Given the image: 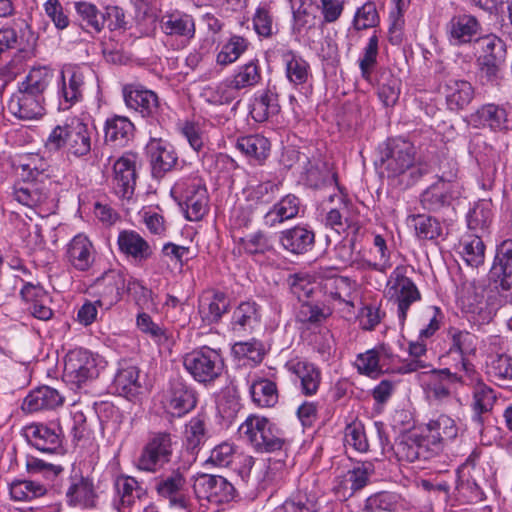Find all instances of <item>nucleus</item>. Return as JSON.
<instances>
[{"label": "nucleus", "instance_id": "nucleus-1", "mask_svg": "<svg viewBox=\"0 0 512 512\" xmlns=\"http://www.w3.org/2000/svg\"><path fill=\"white\" fill-rule=\"evenodd\" d=\"M471 342L472 335L467 332H459L453 335L450 356L454 355L453 360L460 362L459 371L463 372V374L450 372V388L453 387L455 397L461 402L458 389L461 388L462 396L464 400H467L469 396L468 387L476 382L473 392V408L477 416L480 417L481 414L492 410L496 401V395L490 387L478 381L473 365L465 358L467 354L473 351Z\"/></svg>", "mask_w": 512, "mask_h": 512}, {"label": "nucleus", "instance_id": "nucleus-2", "mask_svg": "<svg viewBox=\"0 0 512 512\" xmlns=\"http://www.w3.org/2000/svg\"><path fill=\"white\" fill-rule=\"evenodd\" d=\"M92 133L87 124L72 118L51 131L45 141V148L54 152L66 148L70 154L83 157L91 151Z\"/></svg>", "mask_w": 512, "mask_h": 512}, {"label": "nucleus", "instance_id": "nucleus-3", "mask_svg": "<svg viewBox=\"0 0 512 512\" xmlns=\"http://www.w3.org/2000/svg\"><path fill=\"white\" fill-rule=\"evenodd\" d=\"M238 432L258 452L271 453L279 451L286 444L283 431L265 417L250 415L240 425Z\"/></svg>", "mask_w": 512, "mask_h": 512}, {"label": "nucleus", "instance_id": "nucleus-4", "mask_svg": "<svg viewBox=\"0 0 512 512\" xmlns=\"http://www.w3.org/2000/svg\"><path fill=\"white\" fill-rule=\"evenodd\" d=\"M51 182L37 179L23 178L15 183L11 190V197L18 204L29 208L35 214L45 217L56 209L54 198L49 186Z\"/></svg>", "mask_w": 512, "mask_h": 512}, {"label": "nucleus", "instance_id": "nucleus-5", "mask_svg": "<svg viewBox=\"0 0 512 512\" xmlns=\"http://www.w3.org/2000/svg\"><path fill=\"white\" fill-rule=\"evenodd\" d=\"M183 365L199 383L214 382L222 373L224 361L219 350L202 346L186 353Z\"/></svg>", "mask_w": 512, "mask_h": 512}, {"label": "nucleus", "instance_id": "nucleus-6", "mask_svg": "<svg viewBox=\"0 0 512 512\" xmlns=\"http://www.w3.org/2000/svg\"><path fill=\"white\" fill-rule=\"evenodd\" d=\"M92 74L93 71L88 66L66 65L63 67L57 92L59 110H69L82 101L86 80Z\"/></svg>", "mask_w": 512, "mask_h": 512}, {"label": "nucleus", "instance_id": "nucleus-7", "mask_svg": "<svg viewBox=\"0 0 512 512\" xmlns=\"http://www.w3.org/2000/svg\"><path fill=\"white\" fill-rule=\"evenodd\" d=\"M173 453L172 436L168 432H153L137 459V467L142 471L156 472L169 463Z\"/></svg>", "mask_w": 512, "mask_h": 512}, {"label": "nucleus", "instance_id": "nucleus-8", "mask_svg": "<svg viewBox=\"0 0 512 512\" xmlns=\"http://www.w3.org/2000/svg\"><path fill=\"white\" fill-rule=\"evenodd\" d=\"M387 293L398 305V317L403 324L410 306L421 299V294L414 282L406 276V268L396 267L387 282Z\"/></svg>", "mask_w": 512, "mask_h": 512}, {"label": "nucleus", "instance_id": "nucleus-9", "mask_svg": "<svg viewBox=\"0 0 512 512\" xmlns=\"http://www.w3.org/2000/svg\"><path fill=\"white\" fill-rule=\"evenodd\" d=\"M414 145L403 138L388 139L381 151V166L389 177L405 173L415 162Z\"/></svg>", "mask_w": 512, "mask_h": 512}, {"label": "nucleus", "instance_id": "nucleus-10", "mask_svg": "<svg viewBox=\"0 0 512 512\" xmlns=\"http://www.w3.org/2000/svg\"><path fill=\"white\" fill-rule=\"evenodd\" d=\"M99 375L96 358L87 350L74 349L65 358L64 378L68 383L81 388Z\"/></svg>", "mask_w": 512, "mask_h": 512}, {"label": "nucleus", "instance_id": "nucleus-11", "mask_svg": "<svg viewBox=\"0 0 512 512\" xmlns=\"http://www.w3.org/2000/svg\"><path fill=\"white\" fill-rule=\"evenodd\" d=\"M155 490L160 497L169 502L172 508L183 510L188 508L187 480L184 471L180 468L158 477L155 482Z\"/></svg>", "mask_w": 512, "mask_h": 512}, {"label": "nucleus", "instance_id": "nucleus-12", "mask_svg": "<svg viewBox=\"0 0 512 512\" xmlns=\"http://www.w3.org/2000/svg\"><path fill=\"white\" fill-rule=\"evenodd\" d=\"M332 272L331 269L324 270L319 284L325 301L328 303L327 305H330L333 309L343 304L353 308L354 282L348 277L338 276Z\"/></svg>", "mask_w": 512, "mask_h": 512}, {"label": "nucleus", "instance_id": "nucleus-13", "mask_svg": "<svg viewBox=\"0 0 512 512\" xmlns=\"http://www.w3.org/2000/svg\"><path fill=\"white\" fill-rule=\"evenodd\" d=\"M173 191L181 195L189 221H199L208 212L207 190L199 181L177 183Z\"/></svg>", "mask_w": 512, "mask_h": 512}, {"label": "nucleus", "instance_id": "nucleus-14", "mask_svg": "<svg viewBox=\"0 0 512 512\" xmlns=\"http://www.w3.org/2000/svg\"><path fill=\"white\" fill-rule=\"evenodd\" d=\"M193 489L198 499L222 504L233 499L234 486L222 476L203 474L196 478Z\"/></svg>", "mask_w": 512, "mask_h": 512}, {"label": "nucleus", "instance_id": "nucleus-15", "mask_svg": "<svg viewBox=\"0 0 512 512\" xmlns=\"http://www.w3.org/2000/svg\"><path fill=\"white\" fill-rule=\"evenodd\" d=\"M456 306L474 320L486 321L491 318V311L484 301L483 291H477L475 285L465 280L456 287Z\"/></svg>", "mask_w": 512, "mask_h": 512}, {"label": "nucleus", "instance_id": "nucleus-16", "mask_svg": "<svg viewBox=\"0 0 512 512\" xmlns=\"http://www.w3.org/2000/svg\"><path fill=\"white\" fill-rule=\"evenodd\" d=\"M92 289L98 299L99 307L111 308L120 299L125 289V277L120 270H108L98 277L92 284Z\"/></svg>", "mask_w": 512, "mask_h": 512}, {"label": "nucleus", "instance_id": "nucleus-17", "mask_svg": "<svg viewBox=\"0 0 512 512\" xmlns=\"http://www.w3.org/2000/svg\"><path fill=\"white\" fill-rule=\"evenodd\" d=\"M28 443L44 453H56L62 447V430L58 424L32 423L24 428Z\"/></svg>", "mask_w": 512, "mask_h": 512}, {"label": "nucleus", "instance_id": "nucleus-18", "mask_svg": "<svg viewBox=\"0 0 512 512\" xmlns=\"http://www.w3.org/2000/svg\"><path fill=\"white\" fill-rule=\"evenodd\" d=\"M475 44L480 52V58L487 67V73L495 76L498 67L506 59V45L504 41L494 34H488L476 39Z\"/></svg>", "mask_w": 512, "mask_h": 512}, {"label": "nucleus", "instance_id": "nucleus-19", "mask_svg": "<svg viewBox=\"0 0 512 512\" xmlns=\"http://www.w3.org/2000/svg\"><path fill=\"white\" fill-rule=\"evenodd\" d=\"M124 100L130 109L139 112L143 117L156 118L160 111L158 96L151 90L128 85L123 90Z\"/></svg>", "mask_w": 512, "mask_h": 512}, {"label": "nucleus", "instance_id": "nucleus-20", "mask_svg": "<svg viewBox=\"0 0 512 512\" xmlns=\"http://www.w3.org/2000/svg\"><path fill=\"white\" fill-rule=\"evenodd\" d=\"M149 156L152 174L156 178H162L171 171L177 163V155L174 149L161 139H151L146 146Z\"/></svg>", "mask_w": 512, "mask_h": 512}, {"label": "nucleus", "instance_id": "nucleus-21", "mask_svg": "<svg viewBox=\"0 0 512 512\" xmlns=\"http://www.w3.org/2000/svg\"><path fill=\"white\" fill-rule=\"evenodd\" d=\"M113 187L122 198H130L136 185L135 156L127 154L120 157L113 166Z\"/></svg>", "mask_w": 512, "mask_h": 512}, {"label": "nucleus", "instance_id": "nucleus-22", "mask_svg": "<svg viewBox=\"0 0 512 512\" xmlns=\"http://www.w3.org/2000/svg\"><path fill=\"white\" fill-rule=\"evenodd\" d=\"M485 244L481 237L467 233L454 245L455 254L472 269L484 264Z\"/></svg>", "mask_w": 512, "mask_h": 512}, {"label": "nucleus", "instance_id": "nucleus-23", "mask_svg": "<svg viewBox=\"0 0 512 512\" xmlns=\"http://www.w3.org/2000/svg\"><path fill=\"white\" fill-rule=\"evenodd\" d=\"M43 98L18 90L9 103V111L21 120L38 119L44 114Z\"/></svg>", "mask_w": 512, "mask_h": 512}, {"label": "nucleus", "instance_id": "nucleus-24", "mask_svg": "<svg viewBox=\"0 0 512 512\" xmlns=\"http://www.w3.org/2000/svg\"><path fill=\"white\" fill-rule=\"evenodd\" d=\"M64 398L49 386H42L31 391L24 399L22 409L33 413L41 410L55 409L63 404Z\"/></svg>", "mask_w": 512, "mask_h": 512}, {"label": "nucleus", "instance_id": "nucleus-25", "mask_svg": "<svg viewBox=\"0 0 512 512\" xmlns=\"http://www.w3.org/2000/svg\"><path fill=\"white\" fill-rule=\"evenodd\" d=\"M471 464L466 461L456 471L455 501L460 504L474 503L482 500V492L478 485L470 479Z\"/></svg>", "mask_w": 512, "mask_h": 512}, {"label": "nucleus", "instance_id": "nucleus-26", "mask_svg": "<svg viewBox=\"0 0 512 512\" xmlns=\"http://www.w3.org/2000/svg\"><path fill=\"white\" fill-rule=\"evenodd\" d=\"M67 258L79 271H86L94 261V248L91 241L83 234L76 235L68 244Z\"/></svg>", "mask_w": 512, "mask_h": 512}, {"label": "nucleus", "instance_id": "nucleus-27", "mask_svg": "<svg viewBox=\"0 0 512 512\" xmlns=\"http://www.w3.org/2000/svg\"><path fill=\"white\" fill-rule=\"evenodd\" d=\"M162 32L168 36L181 37L190 40L195 36V22L186 13H172L162 17L160 21Z\"/></svg>", "mask_w": 512, "mask_h": 512}, {"label": "nucleus", "instance_id": "nucleus-28", "mask_svg": "<svg viewBox=\"0 0 512 512\" xmlns=\"http://www.w3.org/2000/svg\"><path fill=\"white\" fill-rule=\"evenodd\" d=\"M314 233L305 227L295 226L281 232L280 243L283 248L293 254H303L314 244Z\"/></svg>", "mask_w": 512, "mask_h": 512}, {"label": "nucleus", "instance_id": "nucleus-29", "mask_svg": "<svg viewBox=\"0 0 512 512\" xmlns=\"http://www.w3.org/2000/svg\"><path fill=\"white\" fill-rule=\"evenodd\" d=\"M290 372L295 374L301 383L302 392L311 396L316 394L321 383V372L318 367L306 361H290L287 364Z\"/></svg>", "mask_w": 512, "mask_h": 512}, {"label": "nucleus", "instance_id": "nucleus-30", "mask_svg": "<svg viewBox=\"0 0 512 512\" xmlns=\"http://www.w3.org/2000/svg\"><path fill=\"white\" fill-rule=\"evenodd\" d=\"M300 208L299 199L292 194L286 195L264 215V225L275 227L297 216Z\"/></svg>", "mask_w": 512, "mask_h": 512}, {"label": "nucleus", "instance_id": "nucleus-31", "mask_svg": "<svg viewBox=\"0 0 512 512\" xmlns=\"http://www.w3.org/2000/svg\"><path fill=\"white\" fill-rule=\"evenodd\" d=\"M134 124L124 116H114L105 124V140L115 146H125L134 136Z\"/></svg>", "mask_w": 512, "mask_h": 512}, {"label": "nucleus", "instance_id": "nucleus-32", "mask_svg": "<svg viewBox=\"0 0 512 512\" xmlns=\"http://www.w3.org/2000/svg\"><path fill=\"white\" fill-rule=\"evenodd\" d=\"M479 30L477 19L471 15L454 17L450 29V47L471 43Z\"/></svg>", "mask_w": 512, "mask_h": 512}, {"label": "nucleus", "instance_id": "nucleus-33", "mask_svg": "<svg viewBox=\"0 0 512 512\" xmlns=\"http://www.w3.org/2000/svg\"><path fill=\"white\" fill-rule=\"evenodd\" d=\"M121 252L142 261L152 255V249L147 241L134 231H122L118 236Z\"/></svg>", "mask_w": 512, "mask_h": 512}, {"label": "nucleus", "instance_id": "nucleus-34", "mask_svg": "<svg viewBox=\"0 0 512 512\" xmlns=\"http://www.w3.org/2000/svg\"><path fill=\"white\" fill-rule=\"evenodd\" d=\"M140 370L136 366H127L119 369L114 384L118 393L129 400L142 393V384L139 380Z\"/></svg>", "mask_w": 512, "mask_h": 512}, {"label": "nucleus", "instance_id": "nucleus-35", "mask_svg": "<svg viewBox=\"0 0 512 512\" xmlns=\"http://www.w3.org/2000/svg\"><path fill=\"white\" fill-rule=\"evenodd\" d=\"M230 300L223 292L217 291L211 297H205L199 306L202 320L208 324L217 323L228 311Z\"/></svg>", "mask_w": 512, "mask_h": 512}, {"label": "nucleus", "instance_id": "nucleus-36", "mask_svg": "<svg viewBox=\"0 0 512 512\" xmlns=\"http://www.w3.org/2000/svg\"><path fill=\"white\" fill-rule=\"evenodd\" d=\"M167 403L172 414L181 416L194 408L196 399L192 390L176 381L171 385Z\"/></svg>", "mask_w": 512, "mask_h": 512}, {"label": "nucleus", "instance_id": "nucleus-37", "mask_svg": "<svg viewBox=\"0 0 512 512\" xmlns=\"http://www.w3.org/2000/svg\"><path fill=\"white\" fill-rule=\"evenodd\" d=\"M279 111L278 95L272 90L266 89L253 100L250 115L256 122L262 123L269 117L278 114Z\"/></svg>", "mask_w": 512, "mask_h": 512}, {"label": "nucleus", "instance_id": "nucleus-38", "mask_svg": "<svg viewBox=\"0 0 512 512\" xmlns=\"http://www.w3.org/2000/svg\"><path fill=\"white\" fill-rule=\"evenodd\" d=\"M262 80V70L258 59H251L238 66L231 80V87L235 90L252 88Z\"/></svg>", "mask_w": 512, "mask_h": 512}, {"label": "nucleus", "instance_id": "nucleus-39", "mask_svg": "<svg viewBox=\"0 0 512 512\" xmlns=\"http://www.w3.org/2000/svg\"><path fill=\"white\" fill-rule=\"evenodd\" d=\"M236 148L261 164L269 155L270 142L262 135H248L237 140Z\"/></svg>", "mask_w": 512, "mask_h": 512}, {"label": "nucleus", "instance_id": "nucleus-40", "mask_svg": "<svg viewBox=\"0 0 512 512\" xmlns=\"http://www.w3.org/2000/svg\"><path fill=\"white\" fill-rule=\"evenodd\" d=\"M476 121L479 125L487 126L492 130H503L507 128L508 114L504 107L495 104L483 105L476 112Z\"/></svg>", "mask_w": 512, "mask_h": 512}, {"label": "nucleus", "instance_id": "nucleus-41", "mask_svg": "<svg viewBox=\"0 0 512 512\" xmlns=\"http://www.w3.org/2000/svg\"><path fill=\"white\" fill-rule=\"evenodd\" d=\"M259 306L252 301L240 303L232 315L234 330L253 329L260 322Z\"/></svg>", "mask_w": 512, "mask_h": 512}, {"label": "nucleus", "instance_id": "nucleus-42", "mask_svg": "<svg viewBox=\"0 0 512 512\" xmlns=\"http://www.w3.org/2000/svg\"><path fill=\"white\" fill-rule=\"evenodd\" d=\"M280 509L282 512H318V497L313 491L298 490L281 505Z\"/></svg>", "mask_w": 512, "mask_h": 512}, {"label": "nucleus", "instance_id": "nucleus-43", "mask_svg": "<svg viewBox=\"0 0 512 512\" xmlns=\"http://www.w3.org/2000/svg\"><path fill=\"white\" fill-rule=\"evenodd\" d=\"M250 393L253 402L259 407H273L278 402L277 386L269 379L253 381Z\"/></svg>", "mask_w": 512, "mask_h": 512}, {"label": "nucleus", "instance_id": "nucleus-44", "mask_svg": "<svg viewBox=\"0 0 512 512\" xmlns=\"http://www.w3.org/2000/svg\"><path fill=\"white\" fill-rule=\"evenodd\" d=\"M70 505L91 506L93 504L94 491L92 483L83 477H74L66 492Z\"/></svg>", "mask_w": 512, "mask_h": 512}, {"label": "nucleus", "instance_id": "nucleus-45", "mask_svg": "<svg viewBox=\"0 0 512 512\" xmlns=\"http://www.w3.org/2000/svg\"><path fill=\"white\" fill-rule=\"evenodd\" d=\"M207 439L206 421L202 416L193 417L185 426L184 443L192 453L196 452Z\"/></svg>", "mask_w": 512, "mask_h": 512}, {"label": "nucleus", "instance_id": "nucleus-46", "mask_svg": "<svg viewBox=\"0 0 512 512\" xmlns=\"http://www.w3.org/2000/svg\"><path fill=\"white\" fill-rule=\"evenodd\" d=\"M286 77L294 85L304 84L310 75L309 64L300 56L289 51L284 55Z\"/></svg>", "mask_w": 512, "mask_h": 512}, {"label": "nucleus", "instance_id": "nucleus-47", "mask_svg": "<svg viewBox=\"0 0 512 512\" xmlns=\"http://www.w3.org/2000/svg\"><path fill=\"white\" fill-rule=\"evenodd\" d=\"M78 17L85 23L86 27L99 33L105 26V15L97 7L86 1L74 3Z\"/></svg>", "mask_w": 512, "mask_h": 512}, {"label": "nucleus", "instance_id": "nucleus-48", "mask_svg": "<svg viewBox=\"0 0 512 512\" xmlns=\"http://www.w3.org/2000/svg\"><path fill=\"white\" fill-rule=\"evenodd\" d=\"M50 81V74L45 68H34L19 85V90L36 97L43 98L42 94Z\"/></svg>", "mask_w": 512, "mask_h": 512}, {"label": "nucleus", "instance_id": "nucleus-49", "mask_svg": "<svg viewBox=\"0 0 512 512\" xmlns=\"http://www.w3.org/2000/svg\"><path fill=\"white\" fill-rule=\"evenodd\" d=\"M486 373L492 381L501 384L512 379L511 358L505 354L494 355L489 358Z\"/></svg>", "mask_w": 512, "mask_h": 512}, {"label": "nucleus", "instance_id": "nucleus-50", "mask_svg": "<svg viewBox=\"0 0 512 512\" xmlns=\"http://www.w3.org/2000/svg\"><path fill=\"white\" fill-rule=\"evenodd\" d=\"M10 495L15 501H30L46 493V488L28 480H15L10 484Z\"/></svg>", "mask_w": 512, "mask_h": 512}, {"label": "nucleus", "instance_id": "nucleus-51", "mask_svg": "<svg viewBox=\"0 0 512 512\" xmlns=\"http://www.w3.org/2000/svg\"><path fill=\"white\" fill-rule=\"evenodd\" d=\"M335 180V174L331 173L329 166L321 161H308L305 168V181L313 188H319L322 185Z\"/></svg>", "mask_w": 512, "mask_h": 512}, {"label": "nucleus", "instance_id": "nucleus-52", "mask_svg": "<svg viewBox=\"0 0 512 512\" xmlns=\"http://www.w3.org/2000/svg\"><path fill=\"white\" fill-rule=\"evenodd\" d=\"M400 94V80L390 72H383L379 79L378 96L386 106H394Z\"/></svg>", "mask_w": 512, "mask_h": 512}, {"label": "nucleus", "instance_id": "nucleus-53", "mask_svg": "<svg viewBox=\"0 0 512 512\" xmlns=\"http://www.w3.org/2000/svg\"><path fill=\"white\" fill-rule=\"evenodd\" d=\"M248 42L240 36H233L223 45L217 54L216 62L219 65L226 66L234 63L247 49Z\"/></svg>", "mask_w": 512, "mask_h": 512}, {"label": "nucleus", "instance_id": "nucleus-54", "mask_svg": "<svg viewBox=\"0 0 512 512\" xmlns=\"http://www.w3.org/2000/svg\"><path fill=\"white\" fill-rule=\"evenodd\" d=\"M490 273L492 275L512 276V240H504L497 247Z\"/></svg>", "mask_w": 512, "mask_h": 512}, {"label": "nucleus", "instance_id": "nucleus-55", "mask_svg": "<svg viewBox=\"0 0 512 512\" xmlns=\"http://www.w3.org/2000/svg\"><path fill=\"white\" fill-rule=\"evenodd\" d=\"M333 312V307L327 304L318 305L313 302H303L298 312V318L304 323H320Z\"/></svg>", "mask_w": 512, "mask_h": 512}, {"label": "nucleus", "instance_id": "nucleus-56", "mask_svg": "<svg viewBox=\"0 0 512 512\" xmlns=\"http://www.w3.org/2000/svg\"><path fill=\"white\" fill-rule=\"evenodd\" d=\"M428 397L443 400L448 396V368L434 369L427 382Z\"/></svg>", "mask_w": 512, "mask_h": 512}, {"label": "nucleus", "instance_id": "nucleus-57", "mask_svg": "<svg viewBox=\"0 0 512 512\" xmlns=\"http://www.w3.org/2000/svg\"><path fill=\"white\" fill-rule=\"evenodd\" d=\"M446 195V182L440 180L424 191L421 202L427 209L436 211L445 206Z\"/></svg>", "mask_w": 512, "mask_h": 512}, {"label": "nucleus", "instance_id": "nucleus-58", "mask_svg": "<svg viewBox=\"0 0 512 512\" xmlns=\"http://www.w3.org/2000/svg\"><path fill=\"white\" fill-rule=\"evenodd\" d=\"M232 351L236 357L251 360L256 364L260 363L265 355L264 345L256 339L237 342L232 347Z\"/></svg>", "mask_w": 512, "mask_h": 512}, {"label": "nucleus", "instance_id": "nucleus-59", "mask_svg": "<svg viewBox=\"0 0 512 512\" xmlns=\"http://www.w3.org/2000/svg\"><path fill=\"white\" fill-rule=\"evenodd\" d=\"M440 428L441 424L439 420L430 421L427 425V434L418 436L427 455L437 454L444 447Z\"/></svg>", "mask_w": 512, "mask_h": 512}, {"label": "nucleus", "instance_id": "nucleus-60", "mask_svg": "<svg viewBox=\"0 0 512 512\" xmlns=\"http://www.w3.org/2000/svg\"><path fill=\"white\" fill-rule=\"evenodd\" d=\"M373 254L375 260L368 262V266L378 272H386L391 267L390 251L385 239L379 234L375 235L373 239Z\"/></svg>", "mask_w": 512, "mask_h": 512}, {"label": "nucleus", "instance_id": "nucleus-61", "mask_svg": "<svg viewBox=\"0 0 512 512\" xmlns=\"http://www.w3.org/2000/svg\"><path fill=\"white\" fill-rule=\"evenodd\" d=\"M474 97V89L466 80H457L450 86V109L455 105L457 109L466 107Z\"/></svg>", "mask_w": 512, "mask_h": 512}, {"label": "nucleus", "instance_id": "nucleus-62", "mask_svg": "<svg viewBox=\"0 0 512 512\" xmlns=\"http://www.w3.org/2000/svg\"><path fill=\"white\" fill-rule=\"evenodd\" d=\"M398 455L408 462L427 459L429 457L417 435L410 436L407 440L398 445Z\"/></svg>", "mask_w": 512, "mask_h": 512}, {"label": "nucleus", "instance_id": "nucleus-63", "mask_svg": "<svg viewBox=\"0 0 512 512\" xmlns=\"http://www.w3.org/2000/svg\"><path fill=\"white\" fill-rule=\"evenodd\" d=\"M344 444L358 452H366L369 444L363 426L360 423H352L346 426Z\"/></svg>", "mask_w": 512, "mask_h": 512}, {"label": "nucleus", "instance_id": "nucleus-64", "mask_svg": "<svg viewBox=\"0 0 512 512\" xmlns=\"http://www.w3.org/2000/svg\"><path fill=\"white\" fill-rule=\"evenodd\" d=\"M317 18L308 11L305 3H302L293 11V31L299 35H306L316 27Z\"/></svg>", "mask_w": 512, "mask_h": 512}]
</instances>
